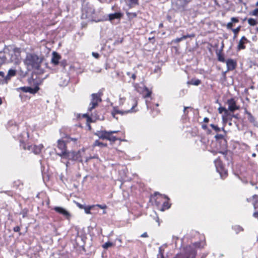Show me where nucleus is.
<instances>
[{
    "mask_svg": "<svg viewBox=\"0 0 258 258\" xmlns=\"http://www.w3.org/2000/svg\"><path fill=\"white\" fill-rule=\"evenodd\" d=\"M43 57H39L34 53H28L24 60V63L28 69L39 70L43 60Z\"/></svg>",
    "mask_w": 258,
    "mask_h": 258,
    "instance_id": "nucleus-1",
    "label": "nucleus"
},
{
    "mask_svg": "<svg viewBox=\"0 0 258 258\" xmlns=\"http://www.w3.org/2000/svg\"><path fill=\"white\" fill-rule=\"evenodd\" d=\"M21 50L20 48H14L10 52V61L15 64H19L21 61Z\"/></svg>",
    "mask_w": 258,
    "mask_h": 258,
    "instance_id": "nucleus-2",
    "label": "nucleus"
},
{
    "mask_svg": "<svg viewBox=\"0 0 258 258\" xmlns=\"http://www.w3.org/2000/svg\"><path fill=\"white\" fill-rule=\"evenodd\" d=\"M91 96V101L88 108V110L89 111H91L92 109L98 106V103L101 101V99L99 94L93 93L92 94Z\"/></svg>",
    "mask_w": 258,
    "mask_h": 258,
    "instance_id": "nucleus-3",
    "label": "nucleus"
},
{
    "mask_svg": "<svg viewBox=\"0 0 258 258\" xmlns=\"http://www.w3.org/2000/svg\"><path fill=\"white\" fill-rule=\"evenodd\" d=\"M43 148V146L42 144L39 145L38 146L28 145L27 147L26 146H24V149L25 150L27 149L29 151H32L35 154H39Z\"/></svg>",
    "mask_w": 258,
    "mask_h": 258,
    "instance_id": "nucleus-4",
    "label": "nucleus"
},
{
    "mask_svg": "<svg viewBox=\"0 0 258 258\" xmlns=\"http://www.w3.org/2000/svg\"><path fill=\"white\" fill-rule=\"evenodd\" d=\"M57 213L63 215L66 219H70V213L65 209L61 207H55L53 209Z\"/></svg>",
    "mask_w": 258,
    "mask_h": 258,
    "instance_id": "nucleus-5",
    "label": "nucleus"
},
{
    "mask_svg": "<svg viewBox=\"0 0 258 258\" xmlns=\"http://www.w3.org/2000/svg\"><path fill=\"white\" fill-rule=\"evenodd\" d=\"M80 157L81 156L79 151H71L68 152L66 159H68L70 160L77 161L80 159Z\"/></svg>",
    "mask_w": 258,
    "mask_h": 258,
    "instance_id": "nucleus-6",
    "label": "nucleus"
},
{
    "mask_svg": "<svg viewBox=\"0 0 258 258\" xmlns=\"http://www.w3.org/2000/svg\"><path fill=\"white\" fill-rule=\"evenodd\" d=\"M228 105V109L231 111L234 112L235 110L239 109V107L236 105V102L233 98L228 99L227 102Z\"/></svg>",
    "mask_w": 258,
    "mask_h": 258,
    "instance_id": "nucleus-7",
    "label": "nucleus"
},
{
    "mask_svg": "<svg viewBox=\"0 0 258 258\" xmlns=\"http://www.w3.org/2000/svg\"><path fill=\"white\" fill-rule=\"evenodd\" d=\"M226 63L227 66V71L234 70L237 66L236 61L231 58L228 59L226 61Z\"/></svg>",
    "mask_w": 258,
    "mask_h": 258,
    "instance_id": "nucleus-8",
    "label": "nucleus"
},
{
    "mask_svg": "<svg viewBox=\"0 0 258 258\" xmlns=\"http://www.w3.org/2000/svg\"><path fill=\"white\" fill-rule=\"evenodd\" d=\"M21 89L24 92H29L31 94H35L39 90V88L38 86H36L34 88L23 87L21 88Z\"/></svg>",
    "mask_w": 258,
    "mask_h": 258,
    "instance_id": "nucleus-9",
    "label": "nucleus"
},
{
    "mask_svg": "<svg viewBox=\"0 0 258 258\" xmlns=\"http://www.w3.org/2000/svg\"><path fill=\"white\" fill-rule=\"evenodd\" d=\"M109 133H110L106 131H97L95 135L98 136L100 139L107 140Z\"/></svg>",
    "mask_w": 258,
    "mask_h": 258,
    "instance_id": "nucleus-10",
    "label": "nucleus"
},
{
    "mask_svg": "<svg viewBox=\"0 0 258 258\" xmlns=\"http://www.w3.org/2000/svg\"><path fill=\"white\" fill-rule=\"evenodd\" d=\"M123 16V14L120 12L110 14L108 15V20L112 21L114 19H120Z\"/></svg>",
    "mask_w": 258,
    "mask_h": 258,
    "instance_id": "nucleus-11",
    "label": "nucleus"
},
{
    "mask_svg": "<svg viewBox=\"0 0 258 258\" xmlns=\"http://www.w3.org/2000/svg\"><path fill=\"white\" fill-rule=\"evenodd\" d=\"M60 59V55L56 52L52 53V57L51 58V62L55 65L58 63L59 60Z\"/></svg>",
    "mask_w": 258,
    "mask_h": 258,
    "instance_id": "nucleus-12",
    "label": "nucleus"
},
{
    "mask_svg": "<svg viewBox=\"0 0 258 258\" xmlns=\"http://www.w3.org/2000/svg\"><path fill=\"white\" fill-rule=\"evenodd\" d=\"M215 164L217 171L220 173L221 177L223 178V175L221 173V171L223 170V166L221 161L219 159L215 160Z\"/></svg>",
    "mask_w": 258,
    "mask_h": 258,
    "instance_id": "nucleus-13",
    "label": "nucleus"
},
{
    "mask_svg": "<svg viewBox=\"0 0 258 258\" xmlns=\"http://www.w3.org/2000/svg\"><path fill=\"white\" fill-rule=\"evenodd\" d=\"M16 74V71L15 70L10 69L9 70L7 75L5 77V80L7 82L9 80L11 77L15 76Z\"/></svg>",
    "mask_w": 258,
    "mask_h": 258,
    "instance_id": "nucleus-14",
    "label": "nucleus"
},
{
    "mask_svg": "<svg viewBox=\"0 0 258 258\" xmlns=\"http://www.w3.org/2000/svg\"><path fill=\"white\" fill-rule=\"evenodd\" d=\"M57 147L61 151H67L66 144L65 142L61 140H58L57 141Z\"/></svg>",
    "mask_w": 258,
    "mask_h": 258,
    "instance_id": "nucleus-15",
    "label": "nucleus"
},
{
    "mask_svg": "<svg viewBox=\"0 0 258 258\" xmlns=\"http://www.w3.org/2000/svg\"><path fill=\"white\" fill-rule=\"evenodd\" d=\"M6 60L5 52L0 51V67L6 62Z\"/></svg>",
    "mask_w": 258,
    "mask_h": 258,
    "instance_id": "nucleus-16",
    "label": "nucleus"
},
{
    "mask_svg": "<svg viewBox=\"0 0 258 258\" xmlns=\"http://www.w3.org/2000/svg\"><path fill=\"white\" fill-rule=\"evenodd\" d=\"M139 5V0H128V6L130 8H132Z\"/></svg>",
    "mask_w": 258,
    "mask_h": 258,
    "instance_id": "nucleus-17",
    "label": "nucleus"
},
{
    "mask_svg": "<svg viewBox=\"0 0 258 258\" xmlns=\"http://www.w3.org/2000/svg\"><path fill=\"white\" fill-rule=\"evenodd\" d=\"M201 83V80L199 79H191L190 81L187 82L188 85H192L195 86H198Z\"/></svg>",
    "mask_w": 258,
    "mask_h": 258,
    "instance_id": "nucleus-18",
    "label": "nucleus"
},
{
    "mask_svg": "<svg viewBox=\"0 0 258 258\" xmlns=\"http://www.w3.org/2000/svg\"><path fill=\"white\" fill-rule=\"evenodd\" d=\"M245 113L247 115L248 120L251 122H254L255 121V118L251 114L250 112H248L246 109L245 110Z\"/></svg>",
    "mask_w": 258,
    "mask_h": 258,
    "instance_id": "nucleus-19",
    "label": "nucleus"
},
{
    "mask_svg": "<svg viewBox=\"0 0 258 258\" xmlns=\"http://www.w3.org/2000/svg\"><path fill=\"white\" fill-rule=\"evenodd\" d=\"M126 14L127 16L128 19L130 20L136 18L137 16V14L136 13H130L128 12H126Z\"/></svg>",
    "mask_w": 258,
    "mask_h": 258,
    "instance_id": "nucleus-20",
    "label": "nucleus"
},
{
    "mask_svg": "<svg viewBox=\"0 0 258 258\" xmlns=\"http://www.w3.org/2000/svg\"><path fill=\"white\" fill-rule=\"evenodd\" d=\"M93 146L94 147H95V146L106 147L107 146V144L103 143L102 142H100L98 140H96L94 143Z\"/></svg>",
    "mask_w": 258,
    "mask_h": 258,
    "instance_id": "nucleus-21",
    "label": "nucleus"
},
{
    "mask_svg": "<svg viewBox=\"0 0 258 258\" xmlns=\"http://www.w3.org/2000/svg\"><path fill=\"white\" fill-rule=\"evenodd\" d=\"M233 229L234 230L236 234H238L241 231L243 230V229L239 225H235L233 227Z\"/></svg>",
    "mask_w": 258,
    "mask_h": 258,
    "instance_id": "nucleus-22",
    "label": "nucleus"
},
{
    "mask_svg": "<svg viewBox=\"0 0 258 258\" xmlns=\"http://www.w3.org/2000/svg\"><path fill=\"white\" fill-rule=\"evenodd\" d=\"M107 140L114 142L117 140V138L115 136H112V134H110V133L108 135V138H107Z\"/></svg>",
    "mask_w": 258,
    "mask_h": 258,
    "instance_id": "nucleus-23",
    "label": "nucleus"
},
{
    "mask_svg": "<svg viewBox=\"0 0 258 258\" xmlns=\"http://www.w3.org/2000/svg\"><path fill=\"white\" fill-rule=\"evenodd\" d=\"M217 56H218V60L219 61H221L222 62H226L224 56L222 54H220V52L217 53Z\"/></svg>",
    "mask_w": 258,
    "mask_h": 258,
    "instance_id": "nucleus-24",
    "label": "nucleus"
},
{
    "mask_svg": "<svg viewBox=\"0 0 258 258\" xmlns=\"http://www.w3.org/2000/svg\"><path fill=\"white\" fill-rule=\"evenodd\" d=\"M247 21L250 26H255L256 24V21L253 18H249Z\"/></svg>",
    "mask_w": 258,
    "mask_h": 258,
    "instance_id": "nucleus-25",
    "label": "nucleus"
},
{
    "mask_svg": "<svg viewBox=\"0 0 258 258\" xmlns=\"http://www.w3.org/2000/svg\"><path fill=\"white\" fill-rule=\"evenodd\" d=\"M68 154L67 151H61V152L59 153H58V155L61 157L63 158H67V155Z\"/></svg>",
    "mask_w": 258,
    "mask_h": 258,
    "instance_id": "nucleus-26",
    "label": "nucleus"
},
{
    "mask_svg": "<svg viewBox=\"0 0 258 258\" xmlns=\"http://www.w3.org/2000/svg\"><path fill=\"white\" fill-rule=\"evenodd\" d=\"M113 245V243L111 242H105L104 244H103L102 247L104 249H107L108 248L111 247Z\"/></svg>",
    "mask_w": 258,
    "mask_h": 258,
    "instance_id": "nucleus-27",
    "label": "nucleus"
},
{
    "mask_svg": "<svg viewBox=\"0 0 258 258\" xmlns=\"http://www.w3.org/2000/svg\"><path fill=\"white\" fill-rule=\"evenodd\" d=\"M94 207V206L85 207L84 209L86 214H90V210Z\"/></svg>",
    "mask_w": 258,
    "mask_h": 258,
    "instance_id": "nucleus-28",
    "label": "nucleus"
},
{
    "mask_svg": "<svg viewBox=\"0 0 258 258\" xmlns=\"http://www.w3.org/2000/svg\"><path fill=\"white\" fill-rule=\"evenodd\" d=\"M218 111L220 113H222L223 112H224L225 115L228 114V110L224 107H220L218 108Z\"/></svg>",
    "mask_w": 258,
    "mask_h": 258,
    "instance_id": "nucleus-29",
    "label": "nucleus"
},
{
    "mask_svg": "<svg viewBox=\"0 0 258 258\" xmlns=\"http://www.w3.org/2000/svg\"><path fill=\"white\" fill-rule=\"evenodd\" d=\"M238 49H243L245 48V46L244 45V42L242 41V40H240L239 42L238 45Z\"/></svg>",
    "mask_w": 258,
    "mask_h": 258,
    "instance_id": "nucleus-30",
    "label": "nucleus"
},
{
    "mask_svg": "<svg viewBox=\"0 0 258 258\" xmlns=\"http://www.w3.org/2000/svg\"><path fill=\"white\" fill-rule=\"evenodd\" d=\"M249 14L251 16H258V8L255 9L254 10L250 12Z\"/></svg>",
    "mask_w": 258,
    "mask_h": 258,
    "instance_id": "nucleus-31",
    "label": "nucleus"
},
{
    "mask_svg": "<svg viewBox=\"0 0 258 258\" xmlns=\"http://www.w3.org/2000/svg\"><path fill=\"white\" fill-rule=\"evenodd\" d=\"M123 112L122 111H120V110H117V109H114L113 112H112V116L115 117V115L116 114H123Z\"/></svg>",
    "mask_w": 258,
    "mask_h": 258,
    "instance_id": "nucleus-32",
    "label": "nucleus"
},
{
    "mask_svg": "<svg viewBox=\"0 0 258 258\" xmlns=\"http://www.w3.org/2000/svg\"><path fill=\"white\" fill-rule=\"evenodd\" d=\"M210 126L212 127V128L214 130L217 132L220 131V128L217 125H215L213 124H211Z\"/></svg>",
    "mask_w": 258,
    "mask_h": 258,
    "instance_id": "nucleus-33",
    "label": "nucleus"
},
{
    "mask_svg": "<svg viewBox=\"0 0 258 258\" xmlns=\"http://www.w3.org/2000/svg\"><path fill=\"white\" fill-rule=\"evenodd\" d=\"M215 138L216 140H224L225 142V140L224 139V136L221 134H217L215 136Z\"/></svg>",
    "mask_w": 258,
    "mask_h": 258,
    "instance_id": "nucleus-34",
    "label": "nucleus"
},
{
    "mask_svg": "<svg viewBox=\"0 0 258 258\" xmlns=\"http://www.w3.org/2000/svg\"><path fill=\"white\" fill-rule=\"evenodd\" d=\"M145 89L147 91V93L144 96V98L149 97L151 96V91H149L147 88H146Z\"/></svg>",
    "mask_w": 258,
    "mask_h": 258,
    "instance_id": "nucleus-35",
    "label": "nucleus"
},
{
    "mask_svg": "<svg viewBox=\"0 0 258 258\" xmlns=\"http://www.w3.org/2000/svg\"><path fill=\"white\" fill-rule=\"evenodd\" d=\"M240 28H241V27L239 26L235 29H232V30L234 34L237 35L238 34V33L239 32V31H240Z\"/></svg>",
    "mask_w": 258,
    "mask_h": 258,
    "instance_id": "nucleus-36",
    "label": "nucleus"
},
{
    "mask_svg": "<svg viewBox=\"0 0 258 258\" xmlns=\"http://www.w3.org/2000/svg\"><path fill=\"white\" fill-rule=\"evenodd\" d=\"M163 208H165V209H169L170 208V205H169L168 203L167 202H164L163 204Z\"/></svg>",
    "mask_w": 258,
    "mask_h": 258,
    "instance_id": "nucleus-37",
    "label": "nucleus"
},
{
    "mask_svg": "<svg viewBox=\"0 0 258 258\" xmlns=\"http://www.w3.org/2000/svg\"><path fill=\"white\" fill-rule=\"evenodd\" d=\"M183 40H184V38H183V36H182L180 38H177L176 39H175V40H174V42L175 43H178L179 42H180L181 41Z\"/></svg>",
    "mask_w": 258,
    "mask_h": 258,
    "instance_id": "nucleus-38",
    "label": "nucleus"
},
{
    "mask_svg": "<svg viewBox=\"0 0 258 258\" xmlns=\"http://www.w3.org/2000/svg\"><path fill=\"white\" fill-rule=\"evenodd\" d=\"M233 27V23L231 21L227 24V28L228 29H232Z\"/></svg>",
    "mask_w": 258,
    "mask_h": 258,
    "instance_id": "nucleus-39",
    "label": "nucleus"
},
{
    "mask_svg": "<svg viewBox=\"0 0 258 258\" xmlns=\"http://www.w3.org/2000/svg\"><path fill=\"white\" fill-rule=\"evenodd\" d=\"M231 21L233 23H237L239 22V20L238 19V18H235V17H232L231 18Z\"/></svg>",
    "mask_w": 258,
    "mask_h": 258,
    "instance_id": "nucleus-40",
    "label": "nucleus"
},
{
    "mask_svg": "<svg viewBox=\"0 0 258 258\" xmlns=\"http://www.w3.org/2000/svg\"><path fill=\"white\" fill-rule=\"evenodd\" d=\"M195 37V35L194 34H191V35H183V38H184V39H185L187 38H189V37Z\"/></svg>",
    "mask_w": 258,
    "mask_h": 258,
    "instance_id": "nucleus-41",
    "label": "nucleus"
},
{
    "mask_svg": "<svg viewBox=\"0 0 258 258\" xmlns=\"http://www.w3.org/2000/svg\"><path fill=\"white\" fill-rule=\"evenodd\" d=\"M13 230H14V231L15 232H19V231H20V227L19 226H16V227H15L14 228V229H13Z\"/></svg>",
    "mask_w": 258,
    "mask_h": 258,
    "instance_id": "nucleus-42",
    "label": "nucleus"
},
{
    "mask_svg": "<svg viewBox=\"0 0 258 258\" xmlns=\"http://www.w3.org/2000/svg\"><path fill=\"white\" fill-rule=\"evenodd\" d=\"M92 55L96 58H98L99 57V54L96 52H92Z\"/></svg>",
    "mask_w": 258,
    "mask_h": 258,
    "instance_id": "nucleus-43",
    "label": "nucleus"
},
{
    "mask_svg": "<svg viewBox=\"0 0 258 258\" xmlns=\"http://www.w3.org/2000/svg\"><path fill=\"white\" fill-rule=\"evenodd\" d=\"M137 105V101L136 100H135V105L133 106V107H132L131 108V111L132 112L133 111H135L134 110V108L135 107V106H136Z\"/></svg>",
    "mask_w": 258,
    "mask_h": 258,
    "instance_id": "nucleus-44",
    "label": "nucleus"
},
{
    "mask_svg": "<svg viewBox=\"0 0 258 258\" xmlns=\"http://www.w3.org/2000/svg\"><path fill=\"white\" fill-rule=\"evenodd\" d=\"M178 1L180 2V3H184V4L185 5L187 4L189 2L188 0H178Z\"/></svg>",
    "mask_w": 258,
    "mask_h": 258,
    "instance_id": "nucleus-45",
    "label": "nucleus"
},
{
    "mask_svg": "<svg viewBox=\"0 0 258 258\" xmlns=\"http://www.w3.org/2000/svg\"><path fill=\"white\" fill-rule=\"evenodd\" d=\"M253 216L256 218H258V211H256L253 214Z\"/></svg>",
    "mask_w": 258,
    "mask_h": 258,
    "instance_id": "nucleus-46",
    "label": "nucleus"
},
{
    "mask_svg": "<svg viewBox=\"0 0 258 258\" xmlns=\"http://www.w3.org/2000/svg\"><path fill=\"white\" fill-rule=\"evenodd\" d=\"M148 236L147 232H144L141 235V237H147Z\"/></svg>",
    "mask_w": 258,
    "mask_h": 258,
    "instance_id": "nucleus-47",
    "label": "nucleus"
},
{
    "mask_svg": "<svg viewBox=\"0 0 258 258\" xmlns=\"http://www.w3.org/2000/svg\"><path fill=\"white\" fill-rule=\"evenodd\" d=\"M131 78H132L134 80H135L136 78V75L135 73L134 74H132L131 76Z\"/></svg>",
    "mask_w": 258,
    "mask_h": 258,
    "instance_id": "nucleus-48",
    "label": "nucleus"
},
{
    "mask_svg": "<svg viewBox=\"0 0 258 258\" xmlns=\"http://www.w3.org/2000/svg\"><path fill=\"white\" fill-rule=\"evenodd\" d=\"M77 205H78V206L80 209H84V207H85V206H84V205H81V204H79V203H78V204H77Z\"/></svg>",
    "mask_w": 258,
    "mask_h": 258,
    "instance_id": "nucleus-49",
    "label": "nucleus"
},
{
    "mask_svg": "<svg viewBox=\"0 0 258 258\" xmlns=\"http://www.w3.org/2000/svg\"><path fill=\"white\" fill-rule=\"evenodd\" d=\"M0 76L5 78V73L3 72H0Z\"/></svg>",
    "mask_w": 258,
    "mask_h": 258,
    "instance_id": "nucleus-50",
    "label": "nucleus"
},
{
    "mask_svg": "<svg viewBox=\"0 0 258 258\" xmlns=\"http://www.w3.org/2000/svg\"><path fill=\"white\" fill-rule=\"evenodd\" d=\"M118 132V131H109V132H108V133H110V134H113L117 133Z\"/></svg>",
    "mask_w": 258,
    "mask_h": 258,
    "instance_id": "nucleus-51",
    "label": "nucleus"
},
{
    "mask_svg": "<svg viewBox=\"0 0 258 258\" xmlns=\"http://www.w3.org/2000/svg\"><path fill=\"white\" fill-rule=\"evenodd\" d=\"M97 206L100 207L101 209H104L106 207V206H102V205H97Z\"/></svg>",
    "mask_w": 258,
    "mask_h": 258,
    "instance_id": "nucleus-52",
    "label": "nucleus"
},
{
    "mask_svg": "<svg viewBox=\"0 0 258 258\" xmlns=\"http://www.w3.org/2000/svg\"><path fill=\"white\" fill-rule=\"evenodd\" d=\"M204 121L205 122H208L209 121V118L208 117H205L204 119Z\"/></svg>",
    "mask_w": 258,
    "mask_h": 258,
    "instance_id": "nucleus-53",
    "label": "nucleus"
},
{
    "mask_svg": "<svg viewBox=\"0 0 258 258\" xmlns=\"http://www.w3.org/2000/svg\"><path fill=\"white\" fill-rule=\"evenodd\" d=\"M188 108H189V107H184L183 111H184V113L185 114H186V113H187L186 112V109Z\"/></svg>",
    "mask_w": 258,
    "mask_h": 258,
    "instance_id": "nucleus-54",
    "label": "nucleus"
},
{
    "mask_svg": "<svg viewBox=\"0 0 258 258\" xmlns=\"http://www.w3.org/2000/svg\"><path fill=\"white\" fill-rule=\"evenodd\" d=\"M240 40H242V41H243V40L247 41V39L244 36H242Z\"/></svg>",
    "mask_w": 258,
    "mask_h": 258,
    "instance_id": "nucleus-55",
    "label": "nucleus"
},
{
    "mask_svg": "<svg viewBox=\"0 0 258 258\" xmlns=\"http://www.w3.org/2000/svg\"><path fill=\"white\" fill-rule=\"evenodd\" d=\"M66 61H65V62L62 61V62H61V64L62 66L64 67V66H65V64H66Z\"/></svg>",
    "mask_w": 258,
    "mask_h": 258,
    "instance_id": "nucleus-56",
    "label": "nucleus"
},
{
    "mask_svg": "<svg viewBox=\"0 0 258 258\" xmlns=\"http://www.w3.org/2000/svg\"><path fill=\"white\" fill-rule=\"evenodd\" d=\"M163 24H162V23H160V24H159V28H162V27H163Z\"/></svg>",
    "mask_w": 258,
    "mask_h": 258,
    "instance_id": "nucleus-57",
    "label": "nucleus"
},
{
    "mask_svg": "<svg viewBox=\"0 0 258 258\" xmlns=\"http://www.w3.org/2000/svg\"><path fill=\"white\" fill-rule=\"evenodd\" d=\"M126 75L128 76H131L132 74L130 72H127L126 73Z\"/></svg>",
    "mask_w": 258,
    "mask_h": 258,
    "instance_id": "nucleus-58",
    "label": "nucleus"
},
{
    "mask_svg": "<svg viewBox=\"0 0 258 258\" xmlns=\"http://www.w3.org/2000/svg\"><path fill=\"white\" fill-rule=\"evenodd\" d=\"M258 197V196L256 195H254V196H253L252 198L253 199H255V198H257Z\"/></svg>",
    "mask_w": 258,
    "mask_h": 258,
    "instance_id": "nucleus-59",
    "label": "nucleus"
},
{
    "mask_svg": "<svg viewBox=\"0 0 258 258\" xmlns=\"http://www.w3.org/2000/svg\"><path fill=\"white\" fill-rule=\"evenodd\" d=\"M154 39V38L153 37H150V38H149V40H152V39Z\"/></svg>",
    "mask_w": 258,
    "mask_h": 258,
    "instance_id": "nucleus-60",
    "label": "nucleus"
},
{
    "mask_svg": "<svg viewBox=\"0 0 258 258\" xmlns=\"http://www.w3.org/2000/svg\"><path fill=\"white\" fill-rule=\"evenodd\" d=\"M2 104V98L0 97V105H1Z\"/></svg>",
    "mask_w": 258,
    "mask_h": 258,
    "instance_id": "nucleus-61",
    "label": "nucleus"
},
{
    "mask_svg": "<svg viewBox=\"0 0 258 258\" xmlns=\"http://www.w3.org/2000/svg\"><path fill=\"white\" fill-rule=\"evenodd\" d=\"M224 174H225V177H226L227 175V171H225Z\"/></svg>",
    "mask_w": 258,
    "mask_h": 258,
    "instance_id": "nucleus-62",
    "label": "nucleus"
},
{
    "mask_svg": "<svg viewBox=\"0 0 258 258\" xmlns=\"http://www.w3.org/2000/svg\"><path fill=\"white\" fill-rule=\"evenodd\" d=\"M255 6L258 7V1L256 3Z\"/></svg>",
    "mask_w": 258,
    "mask_h": 258,
    "instance_id": "nucleus-63",
    "label": "nucleus"
},
{
    "mask_svg": "<svg viewBox=\"0 0 258 258\" xmlns=\"http://www.w3.org/2000/svg\"><path fill=\"white\" fill-rule=\"evenodd\" d=\"M252 157H255L256 155L255 153L252 154Z\"/></svg>",
    "mask_w": 258,
    "mask_h": 258,
    "instance_id": "nucleus-64",
    "label": "nucleus"
}]
</instances>
